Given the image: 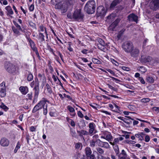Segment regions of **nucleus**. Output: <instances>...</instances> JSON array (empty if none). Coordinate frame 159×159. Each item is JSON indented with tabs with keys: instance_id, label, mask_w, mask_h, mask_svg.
<instances>
[{
	"instance_id": "nucleus-44",
	"label": "nucleus",
	"mask_w": 159,
	"mask_h": 159,
	"mask_svg": "<svg viewBox=\"0 0 159 159\" xmlns=\"http://www.w3.org/2000/svg\"><path fill=\"white\" fill-rule=\"evenodd\" d=\"M39 93V90L35 91L34 93V99H37Z\"/></svg>"
},
{
	"instance_id": "nucleus-33",
	"label": "nucleus",
	"mask_w": 159,
	"mask_h": 159,
	"mask_svg": "<svg viewBox=\"0 0 159 159\" xmlns=\"http://www.w3.org/2000/svg\"><path fill=\"white\" fill-rule=\"evenodd\" d=\"M46 88L47 89V91L48 93L49 94H51L52 93V91L51 87L48 84H46Z\"/></svg>"
},
{
	"instance_id": "nucleus-5",
	"label": "nucleus",
	"mask_w": 159,
	"mask_h": 159,
	"mask_svg": "<svg viewBox=\"0 0 159 159\" xmlns=\"http://www.w3.org/2000/svg\"><path fill=\"white\" fill-rule=\"evenodd\" d=\"M4 67L6 70L10 73H13L16 70L15 66L8 62L6 61L5 62Z\"/></svg>"
},
{
	"instance_id": "nucleus-21",
	"label": "nucleus",
	"mask_w": 159,
	"mask_h": 159,
	"mask_svg": "<svg viewBox=\"0 0 159 159\" xmlns=\"http://www.w3.org/2000/svg\"><path fill=\"white\" fill-rule=\"evenodd\" d=\"M122 0H114L112 2L110 5V8L111 9L114 8L116 5L119 4Z\"/></svg>"
},
{
	"instance_id": "nucleus-30",
	"label": "nucleus",
	"mask_w": 159,
	"mask_h": 159,
	"mask_svg": "<svg viewBox=\"0 0 159 159\" xmlns=\"http://www.w3.org/2000/svg\"><path fill=\"white\" fill-rule=\"evenodd\" d=\"M44 30L45 31V33L46 34H47V30L46 28L45 27H44L43 26V25L40 26L39 27V29L38 30L39 31L43 32Z\"/></svg>"
},
{
	"instance_id": "nucleus-4",
	"label": "nucleus",
	"mask_w": 159,
	"mask_h": 159,
	"mask_svg": "<svg viewBox=\"0 0 159 159\" xmlns=\"http://www.w3.org/2000/svg\"><path fill=\"white\" fill-rule=\"evenodd\" d=\"M122 47L124 51L127 53H129L134 48L133 45L130 41L125 42L122 45Z\"/></svg>"
},
{
	"instance_id": "nucleus-37",
	"label": "nucleus",
	"mask_w": 159,
	"mask_h": 159,
	"mask_svg": "<svg viewBox=\"0 0 159 159\" xmlns=\"http://www.w3.org/2000/svg\"><path fill=\"white\" fill-rule=\"evenodd\" d=\"M0 107L6 111H7L9 109L3 103H2L0 106Z\"/></svg>"
},
{
	"instance_id": "nucleus-2",
	"label": "nucleus",
	"mask_w": 159,
	"mask_h": 159,
	"mask_svg": "<svg viewBox=\"0 0 159 159\" xmlns=\"http://www.w3.org/2000/svg\"><path fill=\"white\" fill-rule=\"evenodd\" d=\"M49 102V101L44 98H43L42 100L40 101L39 102L35 105L34 107L32 112L35 113L39 110L41 109L45 105L46 102Z\"/></svg>"
},
{
	"instance_id": "nucleus-9",
	"label": "nucleus",
	"mask_w": 159,
	"mask_h": 159,
	"mask_svg": "<svg viewBox=\"0 0 159 159\" xmlns=\"http://www.w3.org/2000/svg\"><path fill=\"white\" fill-rule=\"evenodd\" d=\"M106 10L104 7L101 6L98 7L97 9V13L98 16H105L106 13Z\"/></svg>"
},
{
	"instance_id": "nucleus-22",
	"label": "nucleus",
	"mask_w": 159,
	"mask_h": 159,
	"mask_svg": "<svg viewBox=\"0 0 159 159\" xmlns=\"http://www.w3.org/2000/svg\"><path fill=\"white\" fill-rule=\"evenodd\" d=\"M75 159H84L85 155L80 153H77L74 156Z\"/></svg>"
},
{
	"instance_id": "nucleus-25",
	"label": "nucleus",
	"mask_w": 159,
	"mask_h": 159,
	"mask_svg": "<svg viewBox=\"0 0 159 159\" xmlns=\"http://www.w3.org/2000/svg\"><path fill=\"white\" fill-rule=\"evenodd\" d=\"M98 139H93L90 141V146L91 147H94L95 146V143L96 142H98Z\"/></svg>"
},
{
	"instance_id": "nucleus-15",
	"label": "nucleus",
	"mask_w": 159,
	"mask_h": 159,
	"mask_svg": "<svg viewBox=\"0 0 159 159\" xmlns=\"http://www.w3.org/2000/svg\"><path fill=\"white\" fill-rule=\"evenodd\" d=\"M19 90L21 93L24 95H26L29 92L28 88L26 86H20L19 88Z\"/></svg>"
},
{
	"instance_id": "nucleus-59",
	"label": "nucleus",
	"mask_w": 159,
	"mask_h": 159,
	"mask_svg": "<svg viewBox=\"0 0 159 159\" xmlns=\"http://www.w3.org/2000/svg\"><path fill=\"white\" fill-rule=\"evenodd\" d=\"M70 5H72L75 2V0H66Z\"/></svg>"
},
{
	"instance_id": "nucleus-51",
	"label": "nucleus",
	"mask_w": 159,
	"mask_h": 159,
	"mask_svg": "<svg viewBox=\"0 0 159 159\" xmlns=\"http://www.w3.org/2000/svg\"><path fill=\"white\" fill-rule=\"evenodd\" d=\"M138 79L142 84H145V82L144 80L142 77H139Z\"/></svg>"
},
{
	"instance_id": "nucleus-52",
	"label": "nucleus",
	"mask_w": 159,
	"mask_h": 159,
	"mask_svg": "<svg viewBox=\"0 0 159 159\" xmlns=\"http://www.w3.org/2000/svg\"><path fill=\"white\" fill-rule=\"evenodd\" d=\"M114 105L115 107L116 108V109L115 110H112V111H116V112H117L118 111H120V107H118V106H117L115 103L114 104Z\"/></svg>"
},
{
	"instance_id": "nucleus-39",
	"label": "nucleus",
	"mask_w": 159,
	"mask_h": 159,
	"mask_svg": "<svg viewBox=\"0 0 159 159\" xmlns=\"http://www.w3.org/2000/svg\"><path fill=\"white\" fill-rule=\"evenodd\" d=\"M72 43L70 42H68V43L67 49L70 52H72L73 51V49L71 48Z\"/></svg>"
},
{
	"instance_id": "nucleus-40",
	"label": "nucleus",
	"mask_w": 159,
	"mask_h": 159,
	"mask_svg": "<svg viewBox=\"0 0 159 159\" xmlns=\"http://www.w3.org/2000/svg\"><path fill=\"white\" fill-rule=\"evenodd\" d=\"M135 136L139 138V139L140 141H142L143 140V136H141V135L140 134H136L135 135Z\"/></svg>"
},
{
	"instance_id": "nucleus-32",
	"label": "nucleus",
	"mask_w": 159,
	"mask_h": 159,
	"mask_svg": "<svg viewBox=\"0 0 159 159\" xmlns=\"http://www.w3.org/2000/svg\"><path fill=\"white\" fill-rule=\"evenodd\" d=\"M124 122L127 125L126 126L127 127H129L130 125L132 123V121H131L127 118H125L124 120Z\"/></svg>"
},
{
	"instance_id": "nucleus-41",
	"label": "nucleus",
	"mask_w": 159,
	"mask_h": 159,
	"mask_svg": "<svg viewBox=\"0 0 159 159\" xmlns=\"http://www.w3.org/2000/svg\"><path fill=\"white\" fill-rule=\"evenodd\" d=\"M92 61L94 64H100L101 63L100 61L96 58H93Z\"/></svg>"
},
{
	"instance_id": "nucleus-58",
	"label": "nucleus",
	"mask_w": 159,
	"mask_h": 159,
	"mask_svg": "<svg viewBox=\"0 0 159 159\" xmlns=\"http://www.w3.org/2000/svg\"><path fill=\"white\" fill-rule=\"evenodd\" d=\"M57 55L60 56L61 60L62 61H63V56L62 54L61 53V52L59 51H57Z\"/></svg>"
},
{
	"instance_id": "nucleus-8",
	"label": "nucleus",
	"mask_w": 159,
	"mask_h": 159,
	"mask_svg": "<svg viewBox=\"0 0 159 159\" xmlns=\"http://www.w3.org/2000/svg\"><path fill=\"white\" fill-rule=\"evenodd\" d=\"M141 61L143 63H150V64H153L156 62L155 60L152 58L151 57H148L143 58L141 57Z\"/></svg>"
},
{
	"instance_id": "nucleus-45",
	"label": "nucleus",
	"mask_w": 159,
	"mask_h": 159,
	"mask_svg": "<svg viewBox=\"0 0 159 159\" xmlns=\"http://www.w3.org/2000/svg\"><path fill=\"white\" fill-rule=\"evenodd\" d=\"M39 84L37 83V84H35V86L34 88V89L35 91L39 90Z\"/></svg>"
},
{
	"instance_id": "nucleus-56",
	"label": "nucleus",
	"mask_w": 159,
	"mask_h": 159,
	"mask_svg": "<svg viewBox=\"0 0 159 159\" xmlns=\"http://www.w3.org/2000/svg\"><path fill=\"white\" fill-rule=\"evenodd\" d=\"M77 114L78 116L81 118H83L84 117V115L81 112L79 111L78 112Z\"/></svg>"
},
{
	"instance_id": "nucleus-63",
	"label": "nucleus",
	"mask_w": 159,
	"mask_h": 159,
	"mask_svg": "<svg viewBox=\"0 0 159 159\" xmlns=\"http://www.w3.org/2000/svg\"><path fill=\"white\" fill-rule=\"evenodd\" d=\"M30 130L31 132L35 131L36 130V128L34 126H31L30 128Z\"/></svg>"
},
{
	"instance_id": "nucleus-10",
	"label": "nucleus",
	"mask_w": 159,
	"mask_h": 159,
	"mask_svg": "<svg viewBox=\"0 0 159 159\" xmlns=\"http://www.w3.org/2000/svg\"><path fill=\"white\" fill-rule=\"evenodd\" d=\"M88 126L89 128V131L88 132L89 134L92 135L96 133V125L94 123H90L89 124Z\"/></svg>"
},
{
	"instance_id": "nucleus-64",
	"label": "nucleus",
	"mask_w": 159,
	"mask_h": 159,
	"mask_svg": "<svg viewBox=\"0 0 159 159\" xmlns=\"http://www.w3.org/2000/svg\"><path fill=\"white\" fill-rule=\"evenodd\" d=\"M34 9V6L33 4H32L29 7V10L31 11H32Z\"/></svg>"
},
{
	"instance_id": "nucleus-55",
	"label": "nucleus",
	"mask_w": 159,
	"mask_h": 159,
	"mask_svg": "<svg viewBox=\"0 0 159 159\" xmlns=\"http://www.w3.org/2000/svg\"><path fill=\"white\" fill-rule=\"evenodd\" d=\"M14 25L16 26L18 30L22 31V30L20 26L17 23L15 22L14 23Z\"/></svg>"
},
{
	"instance_id": "nucleus-26",
	"label": "nucleus",
	"mask_w": 159,
	"mask_h": 159,
	"mask_svg": "<svg viewBox=\"0 0 159 159\" xmlns=\"http://www.w3.org/2000/svg\"><path fill=\"white\" fill-rule=\"evenodd\" d=\"M97 41L99 43L98 45H101V46H105L106 43H105L104 41L100 38H98L97 39Z\"/></svg>"
},
{
	"instance_id": "nucleus-38",
	"label": "nucleus",
	"mask_w": 159,
	"mask_h": 159,
	"mask_svg": "<svg viewBox=\"0 0 159 159\" xmlns=\"http://www.w3.org/2000/svg\"><path fill=\"white\" fill-rule=\"evenodd\" d=\"M47 106L48 104H46V105H44L43 108V114L45 115H46L48 112Z\"/></svg>"
},
{
	"instance_id": "nucleus-6",
	"label": "nucleus",
	"mask_w": 159,
	"mask_h": 159,
	"mask_svg": "<svg viewBox=\"0 0 159 159\" xmlns=\"http://www.w3.org/2000/svg\"><path fill=\"white\" fill-rule=\"evenodd\" d=\"M101 135V138L104 139L109 142L112 139L111 133L107 131H102Z\"/></svg>"
},
{
	"instance_id": "nucleus-11",
	"label": "nucleus",
	"mask_w": 159,
	"mask_h": 159,
	"mask_svg": "<svg viewBox=\"0 0 159 159\" xmlns=\"http://www.w3.org/2000/svg\"><path fill=\"white\" fill-rule=\"evenodd\" d=\"M5 83L2 82L0 84V96L1 97H4L6 95V88Z\"/></svg>"
},
{
	"instance_id": "nucleus-14",
	"label": "nucleus",
	"mask_w": 159,
	"mask_h": 159,
	"mask_svg": "<svg viewBox=\"0 0 159 159\" xmlns=\"http://www.w3.org/2000/svg\"><path fill=\"white\" fill-rule=\"evenodd\" d=\"M0 144L3 147H7L9 145V141L7 139L3 138L0 140Z\"/></svg>"
},
{
	"instance_id": "nucleus-1",
	"label": "nucleus",
	"mask_w": 159,
	"mask_h": 159,
	"mask_svg": "<svg viewBox=\"0 0 159 159\" xmlns=\"http://www.w3.org/2000/svg\"><path fill=\"white\" fill-rule=\"evenodd\" d=\"M96 3L94 1L92 0L88 1L84 7V10L89 14L93 13L95 11Z\"/></svg>"
},
{
	"instance_id": "nucleus-57",
	"label": "nucleus",
	"mask_w": 159,
	"mask_h": 159,
	"mask_svg": "<svg viewBox=\"0 0 159 159\" xmlns=\"http://www.w3.org/2000/svg\"><path fill=\"white\" fill-rule=\"evenodd\" d=\"M111 62L113 64H114L116 66H118V63L114 59H111Z\"/></svg>"
},
{
	"instance_id": "nucleus-50",
	"label": "nucleus",
	"mask_w": 159,
	"mask_h": 159,
	"mask_svg": "<svg viewBox=\"0 0 159 159\" xmlns=\"http://www.w3.org/2000/svg\"><path fill=\"white\" fill-rule=\"evenodd\" d=\"M117 25L114 24L113 25H112V23L111 25H110L109 28L111 30H114V29L115 28V27L117 26Z\"/></svg>"
},
{
	"instance_id": "nucleus-43",
	"label": "nucleus",
	"mask_w": 159,
	"mask_h": 159,
	"mask_svg": "<svg viewBox=\"0 0 159 159\" xmlns=\"http://www.w3.org/2000/svg\"><path fill=\"white\" fill-rule=\"evenodd\" d=\"M67 109L70 112H73L75 111L74 109L70 106H68L67 107Z\"/></svg>"
},
{
	"instance_id": "nucleus-34",
	"label": "nucleus",
	"mask_w": 159,
	"mask_h": 159,
	"mask_svg": "<svg viewBox=\"0 0 159 159\" xmlns=\"http://www.w3.org/2000/svg\"><path fill=\"white\" fill-rule=\"evenodd\" d=\"M39 39H40L42 42L44 41V36L43 34L41 33H39Z\"/></svg>"
},
{
	"instance_id": "nucleus-20",
	"label": "nucleus",
	"mask_w": 159,
	"mask_h": 159,
	"mask_svg": "<svg viewBox=\"0 0 159 159\" xmlns=\"http://www.w3.org/2000/svg\"><path fill=\"white\" fill-rule=\"evenodd\" d=\"M98 141L99 143H102V144L100 145L101 147L106 148H110V146L107 142H103L101 141L100 139H98Z\"/></svg>"
},
{
	"instance_id": "nucleus-12",
	"label": "nucleus",
	"mask_w": 159,
	"mask_h": 159,
	"mask_svg": "<svg viewBox=\"0 0 159 159\" xmlns=\"http://www.w3.org/2000/svg\"><path fill=\"white\" fill-rule=\"evenodd\" d=\"M139 50L137 48H133L131 52H129L131 56L134 57H137L139 55Z\"/></svg>"
},
{
	"instance_id": "nucleus-54",
	"label": "nucleus",
	"mask_w": 159,
	"mask_h": 159,
	"mask_svg": "<svg viewBox=\"0 0 159 159\" xmlns=\"http://www.w3.org/2000/svg\"><path fill=\"white\" fill-rule=\"evenodd\" d=\"M150 140V138L149 135H146L145 138V141L146 142H148Z\"/></svg>"
},
{
	"instance_id": "nucleus-13",
	"label": "nucleus",
	"mask_w": 159,
	"mask_h": 159,
	"mask_svg": "<svg viewBox=\"0 0 159 159\" xmlns=\"http://www.w3.org/2000/svg\"><path fill=\"white\" fill-rule=\"evenodd\" d=\"M151 3L153 5V6L150 7L152 9L155 10L159 7V0H152Z\"/></svg>"
},
{
	"instance_id": "nucleus-3",
	"label": "nucleus",
	"mask_w": 159,
	"mask_h": 159,
	"mask_svg": "<svg viewBox=\"0 0 159 159\" xmlns=\"http://www.w3.org/2000/svg\"><path fill=\"white\" fill-rule=\"evenodd\" d=\"M56 4L55 7L56 9L61 10L62 13H65L67 10V8L66 4L65 3L62 2L59 3L60 0H55Z\"/></svg>"
},
{
	"instance_id": "nucleus-31",
	"label": "nucleus",
	"mask_w": 159,
	"mask_h": 159,
	"mask_svg": "<svg viewBox=\"0 0 159 159\" xmlns=\"http://www.w3.org/2000/svg\"><path fill=\"white\" fill-rule=\"evenodd\" d=\"M113 149L115 152L116 154V155H118L119 153V150L118 145H116L113 147Z\"/></svg>"
},
{
	"instance_id": "nucleus-19",
	"label": "nucleus",
	"mask_w": 159,
	"mask_h": 159,
	"mask_svg": "<svg viewBox=\"0 0 159 159\" xmlns=\"http://www.w3.org/2000/svg\"><path fill=\"white\" fill-rule=\"evenodd\" d=\"M77 133L79 134L80 136L83 137V135H87L89 134V133L87 131L82 129L81 130H77Z\"/></svg>"
},
{
	"instance_id": "nucleus-23",
	"label": "nucleus",
	"mask_w": 159,
	"mask_h": 159,
	"mask_svg": "<svg viewBox=\"0 0 159 159\" xmlns=\"http://www.w3.org/2000/svg\"><path fill=\"white\" fill-rule=\"evenodd\" d=\"M5 9L7 11V15H12L13 14V12L10 6H8L6 7Z\"/></svg>"
},
{
	"instance_id": "nucleus-61",
	"label": "nucleus",
	"mask_w": 159,
	"mask_h": 159,
	"mask_svg": "<svg viewBox=\"0 0 159 159\" xmlns=\"http://www.w3.org/2000/svg\"><path fill=\"white\" fill-rule=\"evenodd\" d=\"M125 29H122L119 32V35L118 36V37H119L120 35H120H121L125 31Z\"/></svg>"
},
{
	"instance_id": "nucleus-47",
	"label": "nucleus",
	"mask_w": 159,
	"mask_h": 159,
	"mask_svg": "<svg viewBox=\"0 0 159 159\" xmlns=\"http://www.w3.org/2000/svg\"><path fill=\"white\" fill-rule=\"evenodd\" d=\"M97 151L100 154H102L104 153L103 150L101 148H96Z\"/></svg>"
},
{
	"instance_id": "nucleus-62",
	"label": "nucleus",
	"mask_w": 159,
	"mask_h": 159,
	"mask_svg": "<svg viewBox=\"0 0 159 159\" xmlns=\"http://www.w3.org/2000/svg\"><path fill=\"white\" fill-rule=\"evenodd\" d=\"M86 158L87 159H95V157L94 154H93Z\"/></svg>"
},
{
	"instance_id": "nucleus-46",
	"label": "nucleus",
	"mask_w": 159,
	"mask_h": 159,
	"mask_svg": "<svg viewBox=\"0 0 159 159\" xmlns=\"http://www.w3.org/2000/svg\"><path fill=\"white\" fill-rule=\"evenodd\" d=\"M26 97L28 99L30 100H32V93H30L28 94L26 96Z\"/></svg>"
},
{
	"instance_id": "nucleus-16",
	"label": "nucleus",
	"mask_w": 159,
	"mask_h": 159,
	"mask_svg": "<svg viewBox=\"0 0 159 159\" xmlns=\"http://www.w3.org/2000/svg\"><path fill=\"white\" fill-rule=\"evenodd\" d=\"M128 20L129 21H134L137 23L138 17L134 14H131L128 16Z\"/></svg>"
},
{
	"instance_id": "nucleus-36",
	"label": "nucleus",
	"mask_w": 159,
	"mask_h": 159,
	"mask_svg": "<svg viewBox=\"0 0 159 159\" xmlns=\"http://www.w3.org/2000/svg\"><path fill=\"white\" fill-rule=\"evenodd\" d=\"M70 134L71 136L73 137H75V138H77V135L76 134L75 131L74 130H72L71 128L70 129Z\"/></svg>"
},
{
	"instance_id": "nucleus-7",
	"label": "nucleus",
	"mask_w": 159,
	"mask_h": 159,
	"mask_svg": "<svg viewBox=\"0 0 159 159\" xmlns=\"http://www.w3.org/2000/svg\"><path fill=\"white\" fill-rule=\"evenodd\" d=\"M72 17L78 21H81L83 19V15L80 10H76L74 11Z\"/></svg>"
},
{
	"instance_id": "nucleus-24",
	"label": "nucleus",
	"mask_w": 159,
	"mask_h": 159,
	"mask_svg": "<svg viewBox=\"0 0 159 159\" xmlns=\"http://www.w3.org/2000/svg\"><path fill=\"white\" fill-rule=\"evenodd\" d=\"M146 80L150 84L153 83L154 82V79L153 78L150 76H146Z\"/></svg>"
},
{
	"instance_id": "nucleus-17",
	"label": "nucleus",
	"mask_w": 159,
	"mask_h": 159,
	"mask_svg": "<svg viewBox=\"0 0 159 159\" xmlns=\"http://www.w3.org/2000/svg\"><path fill=\"white\" fill-rule=\"evenodd\" d=\"M118 159H125L127 157V154L125 151L123 149L120 153L117 155Z\"/></svg>"
},
{
	"instance_id": "nucleus-42",
	"label": "nucleus",
	"mask_w": 159,
	"mask_h": 159,
	"mask_svg": "<svg viewBox=\"0 0 159 159\" xmlns=\"http://www.w3.org/2000/svg\"><path fill=\"white\" fill-rule=\"evenodd\" d=\"M33 78V76L32 74L30 73L28 74L27 79L28 81H30L32 80Z\"/></svg>"
},
{
	"instance_id": "nucleus-27",
	"label": "nucleus",
	"mask_w": 159,
	"mask_h": 159,
	"mask_svg": "<svg viewBox=\"0 0 159 159\" xmlns=\"http://www.w3.org/2000/svg\"><path fill=\"white\" fill-rule=\"evenodd\" d=\"M84 151L85 152L86 156L87 155H88L89 154H91L92 152V150L91 149V148H90L89 147H87L85 148L84 149Z\"/></svg>"
},
{
	"instance_id": "nucleus-18",
	"label": "nucleus",
	"mask_w": 159,
	"mask_h": 159,
	"mask_svg": "<svg viewBox=\"0 0 159 159\" xmlns=\"http://www.w3.org/2000/svg\"><path fill=\"white\" fill-rule=\"evenodd\" d=\"M26 38L28 42H29L32 49L33 50H34L35 48H37L35 46V44L33 41H32L30 38H28L27 35L26 36Z\"/></svg>"
},
{
	"instance_id": "nucleus-48",
	"label": "nucleus",
	"mask_w": 159,
	"mask_h": 159,
	"mask_svg": "<svg viewBox=\"0 0 159 159\" xmlns=\"http://www.w3.org/2000/svg\"><path fill=\"white\" fill-rule=\"evenodd\" d=\"M150 101V99L149 98H144L142 99L141 101L143 102H149Z\"/></svg>"
},
{
	"instance_id": "nucleus-53",
	"label": "nucleus",
	"mask_w": 159,
	"mask_h": 159,
	"mask_svg": "<svg viewBox=\"0 0 159 159\" xmlns=\"http://www.w3.org/2000/svg\"><path fill=\"white\" fill-rule=\"evenodd\" d=\"M120 19L117 18V19L114 22L112 23V25L115 24L116 25H117L118 23L120 22Z\"/></svg>"
},
{
	"instance_id": "nucleus-29",
	"label": "nucleus",
	"mask_w": 159,
	"mask_h": 159,
	"mask_svg": "<svg viewBox=\"0 0 159 159\" xmlns=\"http://www.w3.org/2000/svg\"><path fill=\"white\" fill-rule=\"evenodd\" d=\"M12 28L14 33H15L17 36H18L20 34V33L18 30L15 27L12 26Z\"/></svg>"
},
{
	"instance_id": "nucleus-60",
	"label": "nucleus",
	"mask_w": 159,
	"mask_h": 159,
	"mask_svg": "<svg viewBox=\"0 0 159 159\" xmlns=\"http://www.w3.org/2000/svg\"><path fill=\"white\" fill-rule=\"evenodd\" d=\"M107 18L108 20H114V17L113 15H111L107 16Z\"/></svg>"
},
{
	"instance_id": "nucleus-35",
	"label": "nucleus",
	"mask_w": 159,
	"mask_h": 159,
	"mask_svg": "<svg viewBox=\"0 0 159 159\" xmlns=\"http://www.w3.org/2000/svg\"><path fill=\"white\" fill-rule=\"evenodd\" d=\"M139 70L142 73H145L147 71L146 69L143 66H141L138 68Z\"/></svg>"
},
{
	"instance_id": "nucleus-49",
	"label": "nucleus",
	"mask_w": 159,
	"mask_h": 159,
	"mask_svg": "<svg viewBox=\"0 0 159 159\" xmlns=\"http://www.w3.org/2000/svg\"><path fill=\"white\" fill-rule=\"evenodd\" d=\"M63 96L64 98H66L68 99H69L70 100H71L72 102H73L74 100L72 99V98L70 97L69 95H66L65 93L63 94Z\"/></svg>"
},
{
	"instance_id": "nucleus-28",
	"label": "nucleus",
	"mask_w": 159,
	"mask_h": 159,
	"mask_svg": "<svg viewBox=\"0 0 159 159\" xmlns=\"http://www.w3.org/2000/svg\"><path fill=\"white\" fill-rule=\"evenodd\" d=\"M82 146V144L81 143L79 142L75 144V148L76 149H81Z\"/></svg>"
}]
</instances>
